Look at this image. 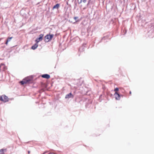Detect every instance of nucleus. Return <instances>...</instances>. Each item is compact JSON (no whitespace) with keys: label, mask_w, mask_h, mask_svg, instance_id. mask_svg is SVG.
Wrapping results in <instances>:
<instances>
[{"label":"nucleus","mask_w":154,"mask_h":154,"mask_svg":"<svg viewBox=\"0 0 154 154\" xmlns=\"http://www.w3.org/2000/svg\"><path fill=\"white\" fill-rule=\"evenodd\" d=\"M32 79V76H31L30 78H29V77H27L26 78H25L23 80L20 81V83L22 85H23L25 84L29 83Z\"/></svg>","instance_id":"nucleus-1"},{"label":"nucleus","mask_w":154,"mask_h":154,"mask_svg":"<svg viewBox=\"0 0 154 154\" xmlns=\"http://www.w3.org/2000/svg\"><path fill=\"white\" fill-rule=\"evenodd\" d=\"M54 35L53 34H47L44 37V41L45 42H48L52 39Z\"/></svg>","instance_id":"nucleus-2"},{"label":"nucleus","mask_w":154,"mask_h":154,"mask_svg":"<svg viewBox=\"0 0 154 154\" xmlns=\"http://www.w3.org/2000/svg\"><path fill=\"white\" fill-rule=\"evenodd\" d=\"M0 100L5 103L8 101L9 99L7 96L4 95L0 96Z\"/></svg>","instance_id":"nucleus-3"},{"label":"nucleus","mask_w":154,"mask_h":154,"mask_svg":"<svg viewBox=\"0 0 154 154\" xmlns=\"http://www.w3.org/2000/svg\"><path fill=\"white\" fill-rule=\"evenodd\" d=\"M7 67L3 63L0 64V72L1 71H4L7 69Z\"/></svg>","instance_id":"nucleus-4"},{"label":"nucleus","mask_w":154,"mask_h":154,"mask_svg":"<svg viewBox=\"0 0 154 154\" xmlns=\"http://www.w3.org/2000/svg\"><path fill=\"white\" fill-rule=\"evenodd\" d=\"M74 97V95L72 94L71 92L66 95L65 98L66 99H69L70 98H73Z\"/></svg>","instance_id":"nucleus-5"},{"label":"nucleus","mask_w":154,"mask_h":154,"mask_svg":"<svg viewBox=\"0 0 154 154\" xmlns=\"http://www.w3.org/2000/svg\"><path fill=\"white\" fill-rule=\"evenodd\" d=\"M116 100H119L120 99V95L117 92H116L114 94Z\"/></svg>","instance_id":"nucleus-6"},{"label":"nucleus","mask_w":154,"mask_h":154,"mask_svg":"<svg viewBox=\"0 0 154 154\" xmlns=\"http://www.w3.org/2000/svg\"><path fill=\"white\" fill-rule=\"evenodd\" d=\"M86 45V44H83L79 48V51L81 52L84 51Z\"/></svg>","instance_id":"nucleus-7"},{"label":"nucleus","mask_w":154,"mask_h":154,"mask_svg":"<svg viewBox=\"0 0 154 154\" xmlns=\"http://www.w3.org/2000/svg\"><path fill=\"white\" fill-rule=\"evenodd\" d=\"M42 77L44 78L48 79L50 78V76L48 74H44L42 75Z\"/></svg>","instance_id":"nucleus-8"},{"label":"nucleus","mask_w":154,"mask_h":154,"mask_svg":"<svg viewBox=\"0 0 154 154\" xmlns=\"http://www.w3.org/2000/svg\"><path fill=\"white\" fill-rule=\"evenodd\" d=\"M60 6V4H59L57 3L55 5H54L52 8V10H54V9H58L59 8Z\"/></svg>","instance_id":"nucleus-9"},{"label":"nucleus","mask_w":154,"mask_h":154,"mask_svg":"<svg viewBox=\"0 0 154 154\" xmlns=\"http://www.w3.org/2000/svg\"><path fill=\"white\" fill-rule=\"evenodd\" d=\"M44 36V34H41L39 35V37L37 38L39 40V41H41L43 39V37Z\"/></svg>","instance_id":"nucleus-10"},{"label":"nucleus","mask_w":154,"mask_h":154,"mask_svg":"<svg viewBox=\"0 0 154 154\" xmlns=\"http://www.w3.org/2000/svg\"><path fill=\"white\" fill-rule=\"evenodd\" d=\"M7 149H2L0 150V154H4V153L6 152Z\"/></svg>","instance_id":"nucleus-11"},{"label":"nucleus","mask_w":154,"mask_h":154,"mask_svg":"<svg viewBox=\"0 0 154 154\" xmlns=\"http://www.w3.org/2000/svg\"><path fill=\"white\" fill-rule=\"evenodd\" d=\"M38 44H35L34 45L32 46L31 48V49L33 50L35 49L37 47H38Z\"/></svg>","instance_id":"nucleus-12"},{"label":"nucleus","mask_w":154,"mask_h":154,"mask_svg":"<svg viewBox=\"0 0 154 154\" xmlns=\"http://www.w3.org/2000/svg\"><path fill=\"white\" fill-rule=\"evenodd\" d=\"M104 96V95L101 94L100 95L99 98L98 99L99 101L100 102H101L102 100L103 99Z\"/></svg>","instance_id":"nucleus-13"},{"label":"nucleus","mask_w":154,"mask_h":154,"mask_svg":"<svg viewBox=\"0 0 154 154\" xmlns=\"http://www.w3.org/2000/svg\"><path fill=\"white\" fill-rule=\"evenodd\" d=\"M122 32L123 35H124L126 34L127 30H122Z\"/></svg>","instance_id":"nucleus-14"},{"label":"nucleus","mask_w":154,"mask_h":154,"mask_svg":"<svg viewBox=\"0 0 154 154\" xmlns=\"http://www.w3.org/2000/svg\"><path fill=\"white\" fill-rule=\"evenodd\" d=\"M79 17H74V19L75 20L76 22H78L79 21V19H78Z\"/></svg>","instance_id":"nucleus-15"},{"label":"nucleus","mask_w":154,"mask_h":154,"mask_svg":"<svg viewBox=\"0 0 154 154\" xmlns=\"http://www.w3.org/2000/svg\"><path fill=\"white\" fill-rule=\"evenodd\" d=\"M107 95L108 97H112L113 95L109 92H107Z\"/></svg>","instance_id":"nucleus-16"},{"label":"nucleus","mask_w":154,"mask_h":154,"mask_svg":"<svg viewBox=\"0 0 154 154\" xmlns=\"http://www.w3.org/2000/svg\"><path fill=\"white\" fill-rule=\"evenodd\" d=\"M87 0H81L79 2H78L79 4H80L82 2H83L84 3H85L86 2Z\"/></svg>","instance_id":"nucleus-17"},{"label":"nucleus","mask_w":154,"mask_h":154,"mask_svg":"<svg viewBox=\"0 0 154 154\" xmlns=\"http://www.w3.org/2000/svg\"><path fill=\"white\" fill-rule=\"evenodd\" d=\"M12 38V37H8L6 40L8 42H9L11 41Z\"/></svg>","instance_id":"nucleus-18"},{"label":"nucleus","mask_w":154,"mask_h":154,"mask_svg":"<svg viewBox=\"0 0 154 154\" xmlns=\"http://www.w3.org/2000/svg\"><path fill=\"white\" fill-rule=\"evenodd\" d=\"M108 37L107 36H104L103 38H102L101 40H105L106 39H108Z\"/></svg>","instance_id":"nucleus-19"},{"label":"nucleus","mask_w":154,"mask_h":154,"mask_svg":"<svg viewBox=\"0 0 154 154\" xmlns=\"http://www.w3.org/2000/svg\"><path fill=\"white\" fill-rule=\"evenodd\" d=\"M39 40H38L37 38H36V39L35 40V42H36V43L35 44H38V42L40 41H39Z\"/></svg>","instance_id":"nucleus-20"},{"label":"nucleus","mask_w":154,"mask_h":154,"mask_svg":"<svg viewBox=\"0 0 154 154\" xmlns=\"http://www.w3.org/2000/svg\"><path fill=\"white\" fill-rule=\"evenodd\" d=\"M119 90V88H117V87L116 88H115L114 89V91H115V92H117V91H118Z\"/></svg>","instance_id":"nucleus-21"},{"label":"nucleus","mask_w":154,"mask_h":154,"mask_svg":"<svg viewBox=\"0 0 154 154\" xmlns=\"http://www.w3.org/2000/svg\"><path fill=\"white\" fill-rule=\"evenodd\" d=\"M8 41H7L6 40V41L5 43V44L6 45H7L8 44Z\"/></svg>","instance_id":"nucleus-22"},{"label":"nucleus","mask_w":154,"mask_h":154,"mask_svg":"<svg viewBox=\"0 0 154 154\" xmlns=\"http://www.w3.org/2000/svg\"><path fill=\"white\" fill-rule=\"evenodd\" d=\"M90 1H91V0H89L88 1V3L87 5H88L90 3Z\"/></svg>","instance_id":"nucleus-23"},{"label":"nucleus","mask_w":154,"mask_h":154,"mask_svg":"<svg viewBox=\"0 0 154 154\" xmlns=\"http://www.w3.org/2000/svg\"><path fill=\"white\" fill-rule=\"evenodd\" d=\"M41 2H38L36 4H35L36 5H39L40 3Z\"/></svg>","instance_id":"nucleus-24"},{"label":"nucleus","mask_w":154,"mask_h":154,"mask_svg":"<svg viewBox=\"0 0 154 154\" xmlns=\"http://www.w3.org/2000/svg\"><path fill=\"white\" fill-rule=\"evenodd\" d=\"M131 91H130V92H129V94H131Z\"/></svg>","instance_id":"nucleus-25"},{"label":"nucleus","mask_w":154,"mask_h":154,"mask_svg":"<svg viewBox=\"0 0 154 154\" xmlns=\"http://www.w3.org/2000/svg\"><path fill=\"white\" fill-rule=\"evenodd\" d=\"M30 151H28V154H29V153H30Z\"/></svg>","instance_id":"nucleus-26"},{"label":"nucleus","mask_w":154,"mask_h":154,"mask_svg":"<svg viewBox=\"0 0 154 154\" xmlns=\"http://www.w3.org/2000/svg\"><path fill=\"white\" fill-rule=\"evenodd\" d=\"M45 152H44L42 154H45Z\"/></svg>","instance_id":"nucleus-27"},{"label":"nucleus","mask_w":154,"mask_h":154,"mask_svg":"<svg viewBox=\"0 0 154 154\" xmlns=\"http://www.w3.org/2000/svg\"><path fill=\"white\" fill-rule=\"evenodd\" d=\"M54 154H56V153H54Z\"/></svg>","instance_id":"nucleus-28"}]
</instances>
